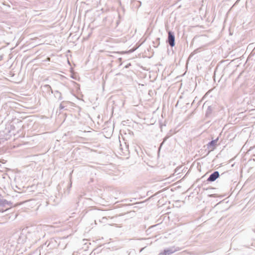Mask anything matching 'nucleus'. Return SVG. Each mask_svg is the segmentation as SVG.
<instances>
[{
	"label": "nucleus",
	"mask_w": 255,
	"mask_h": 255,
	"mask_svg": "<svg viewBox=\"0 0 255 255\" xmlns=\"http://www.w3.org/2000/svg\"><path fill=\"white\" fill-rule=\"evenodd\" d=\"M219 177L220 174L219 171H215L209 175L207 181L208 182H214Z\"/></svg>",
	"instance_id": "obj_1"
},
{
	"label": "nucleus",
	"mask_w": 255,
	"mask_h": 255,
	"mask_svg": "<svg viewBox=\"0 0 255 255\" xmlns=\"http://www.w3.org/2000/svg\"><path fill=\"white\" fill-rule=\"evenodd\" d=\"M219 139V138L217 137L216 139H213L212 140H211V141H210L208 144H207V147L210 149L211 150H213L216 146L217 145V142L218 141Z\"/></svg>",
	"instance_id": "obj_2"
},
{
	"label": "nucleus",
	"mask_w": 255,
	"mask_h": 255,
	"mask_svg": "<svg viewBox=\"0 0 255 255\" xmlns=\"http://www.w3.org/2000/svg\"><path fill=\"white\" fill-rule=\"evenodd\" d=\"M168 41L171 47L174 45V36L171 31L168 32Z\"/></svg>",
	"instance_id": "obj_3"
},
{
	"label": "nucleus",
	"mask_w": 255,
	"mask_h": 255,
	"mask_svg": "<svg viewBox=\"0 0 255 255\" xmlns=\"http://www.w3.org/2000/svg\"><path fill=\"white\" fill-rule=\"evenodd\" d=\"M175 252V250L173 249H166L164 250L162 252L160 253L161 255H170Z\"/></svg>",
	"instance_id": "obj_4"
},
{
	"label": "nucleus",
	"mask_w": 255,
	"mask_h": 255,
	"mask_svg": "<svg viewBox=\"0 0 255 255\" xmlns=\"http://www.w3.org/2000/svg\"><path fill=\"white\" fill-rule=\"evenodd\" d=\"M5 201H0V212H3L8 209L4 204Z\"/></svg>",
	"instance_id": "obj_5"
},
{
	"label": "nucleus",
	"mask_w": 255,
	"mask_h": 255,
	"mask_svg": "<svg viewBox=\"0 0 255 255\" xmlns=\"http://www.w3.org/2000/svg\"><path fill=\"white\" fill-rule=\"evenodd\" d=\"M212 112V108L211 106H208L207 110L206 112L205 116L207 118L209 117Z\"/></svg>",
	"instance_id": "obj_6"
},
{
	"label": "nucleus",
	"mask_w": 255,
	"mask_h": 255,
	"mask_svg": "<svg viewBox=\"0 0 255 255\" xmlns=\"http://www.w3.org/2000/svg\"><path fill=\"white\" fill-rule=\"evenodd\" d=\"M184 201L180 200H176V207H181L182 205H183L184 204Z\"/></svg>",
	"instance_id": "obj_7"
},
{
	"label": "nucleus",
	"mask_w": 255,
	"mask_h": 255,
	"mask_svg": "<svg viewBox=\"0 0 255 255\" xmlns=\"http://www.w3.org/2000/svg\"><path fill=\"white\" fill-rule=\"evenodd\" d=\"M71 77L72 79H74L76 80H78L79 79V78L78 77V76L76 75V74L74 73H72V74L71 75Z\"/></svg>",
	"instance_id": "obj_8"
},
{
	"label": "nucleus",
	"mask_w": 255,
	"mask_h": 255,
	"mask_svg": "<svg viewBox=\"0 0 255 255\" xmlns=\"http://www.w3.org/2000/svg\"><path fill=\"white\" fill-rule=\"evenodd\" d=\"M64 103H65L64 102H63L60 104V106H59V108L60 110H62L64 108V107H65V106L64 105Z\"/></svg>",
	"instance_id": "obj_9"
},
{
	"label": "nucleus",
	"mask_w": 255,
	"mask_h": 255,
	"mask_svg": "<svg viewBox=\"0 0 255 255\" xmlns=\"http://www.w3.org/2000/svg\"><path fill=\"white\" fill-rule=\"evenodd\" d=\"M182 168V166L181 167H176V172H177L178 171L180 170V168Z\"/></svg>",
	"instance_id": "obj_10"
},
{
	"label": "nucleus",
	"mask_w": 255,
	"mask_h": 255,
	"mask_svg": "<svg viewBox=\"0 0 255 255\" xmlns=\"http://www.w3.org/2000/svg\"><path fill=\"white\" fill-rule=\"evenodd\" d=\"M180 188H181V187L179 185H178V186H176V190H177V189H179Z\"/></svg>",
	"instance_id": "obj_11"
},
{
	"label": "nucleus",
	"mask_w": 255,
	"mask_h": 255,
	"mask_svg": "<svg viewBox=\"0 0 255 255\" xmlns=\"http://www.w3.org/2000/svg\"><path fill=\"white\" fill-rule=\"evenodd\" d=\"M178 102H177L176 103V107H177V105H178Z\"/></svg>",
	"instance_id": "obj_12"
},
{
	"label": "nucleus",
	"mask_w": 255,
	"mask_h": 255,
	"mask_svg": "<svg viewBox=\"0 0 255 255\" xmlns=\"http://www.w3.org/2000/svg\"><path fill=\"white\" fill-rule=\"evenodd\" d=\"M225 173H223L222 174H221V176L223 175Z\"/></svg>",
	"instance_id": "obj_13"
},
{
	"label": "nucleus",
	"mask_w": 255,
	"mask_h": 255,
	"mask_svg": "<svg viewBox=\"0 0 255 255\" xmlns=\"http://www.w3.org/2000/svg\"><path fill=\"white\" fill-rule=\"evenodd\" d=\"M185 191H186V190H184V191L182 192V193H184Z\"/></svg>",
	"instance_id": "obj_14"
},
{
	"label": "nucleus",
	"mask_w": 255,
	"mask_h": 255,
	"mask_svg": "<svg viewBox=\"0 0 255 255\" xmlns=\"http://www.w3.org/2000/svg\"><path fill=\"white\" fill-rule=\"evenodd\" d=\"M178 184V182H176V185Z\"/></svg>",
	"instance_id": "obj_15"
}]
</instances>
